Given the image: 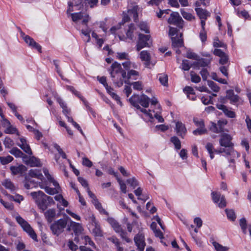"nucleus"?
Returning a JSON list of instances; mask_svg holds the SVG:
<instances>
[{
    "label": "nucleus",
    "instance_id": "obj_1",
    "mask_svg": "<svg viewBox=\"0 0 251 251\" xmlns=\"http://www.w3.org/2000/svg\"><path fill=\"white\" fill-rule=\"evenodd\" d=\"M130 103L137 109L139 110L141 112L144 113L147 116L149 117L151 120L153 119V116L151 113V110L149 111L142 108L139 105L140 103L143 107L147 108L149 107L150 99L145 94H142L141 96L138 95H133L129 99Z\"/></svg>",
    "mask_w": 251,
    "mask_h": 251
},
{
    "label": "nucleus",
    "instance_id": "obj_2",
    "mask_svg": "<svg viewBox=\"0 0 251 251\" xmlns=\"http://www.w3.org/2000/svg\"><path fill=\"white\" fill-rule=\"evenodd\" d=\"M110 74L114 84L118 87H121L126 79V73L122 69L121 64L114 62L111 66Z\"/></svg>",
    "mask_w": 251,
    "mask_h": 251
},
{
    "label": "nucleus",
    "instance_id": "obj_3",
    "mask_svg": "<svg viewBox=\"0 0 251 251\" xmlns=\"http://www.w3.org/2000/svg\"><path fill=\"white\" fill-rule=\"evenodd\" d=\"M220 145L221 148L215 150V153L220 154L227 152L234 155L236 154L234 149V144L232 142V138L231 136L227 133H223L220 136Z\"/></svg>",
    "mask_w": 251,
    "mask_h": 251
},
{
    "label": "nucleus",
    "instance_id": "obj_4",
    "mask_svg": "<svg viewBox=\"0 0 251 251\" xmlns=\"http://www.w3.org/2000/svg\"><path fill=\"white\" fill-rule=\"evenodd\" d=\"M139 10V7L135 4L129 5L127 12H123V16L122 22L119 23L117 25L112 26L110 31L111 33L114 34L116 30L120 29L122 25H123L126 22H127L130 20V16H133L134 21L136 22L138 19V11Z\"/></svg>",
    "mask_w": 251,
    "mask_h": 251
},
{
    "label": "nucleus",
    "instance_id": "obj_5",
    "mask_svg": "<svg viewBox=\"0 0 251 251\" xmlns=\"http://www.w3.org/2000/svg\"><path fill=\"white\" fill-rule=\"evenodd\" d=\"M31 196L42 211L45 210L51 203L54 202L51 197L47 196L41 191L32 192Z\"/></svg>",
    "mask_w": 251,
    "mask_h": 251
},
{
    "label": "nucleus",
    "instance_id": "obj_6",
    "mask_svg": "<svg viewBox=\"0 0 251 251\" xmlns=\"http://www.w3.org/2000/svg\"><path fill=\"white\" fill-rule=\"evenodd\" d=\"M67 224V219H61L52 224L50 226V228L54 235L58 236L64 231Z\"/></svg>",
    "mask_w": 251,
    "mask_h": 251
},
{
    "label": "nucleus",
    "instance_id": "obj_7",
    "mask_svg": "<svg viewBox=\"0 0 251 251\" xmlns=\"http://www.w3.org/2000/svg\"><path fill=\"white\" fill-rule=\"evenodd\" d=\"M16 221L21 226L23 229L26 231L31 238L34 241H37V235L30 226L21 216L16 217Z\"/></svg>",
    "mask_w": 251,
    "mask_h": 251
},
{
    "label": "nucleus",
    "instance_id": "obj_8",
    "mask_svg": "<svg viewBox=\"0 0 251 251\" xmlns=\"http://www.w3.org/2000/svg\"><path fill=\"white\" fill-rule=\"evenodd\" d=\"M108 222L110 224L114 230L120 234V236L123 239H124L127 243L130 242V240L126 237V232L123 230L120 225L119 223L112 218H109L107 219Z\"/></svg>",
    "mask_w": 251,
    "mask_h": 251
},
{
    "label": "nucleus",
    "instance_id": "obj_9",
    "mask_svg": "<svg viewBox=\"0 0 251 251\" xmlns=\"http://www.w3.org/2000/svg\"><path fill=\"white\" fill-rule=\"evenodd\" d=\"M151 36L149 35H144L142 33L139 34L138 41L136 45L137 51L140 50L142 49L150 47Z\"/></svg>",
    "mask_w": 251,
    "mask_h": 251
},
{
    "label": "nucleus",
    "instance_id": "obj_10",
    "mask_svg": "<svg viewBox=\"0 0 251 251\" xmlns=\"http://www.w3.org/2000/svg\"><path fill=\"white\" fill-rule=\"evenodd\" d=\"M170 24H173L178 27L182 28L183 27V20L178 12H174L171 14L170 17L168 20Z\"/></svg>",
    "mask_w": 251,
    "mask_h": 251
},
{
    "label": "nucleus",
    "instance_id": "obj_11",
    "mask_svg": "<svg viewBox=\"0 0 251 251\" xmlns=\"http://www.w3.org/2000/svg\"><path fill=\"white\" fill-rule=\"evenodd\" d=\"M71 16L74 22H77L79 20H82V24L84 25H86L89 20L88 15L82 12L72 13Z\"/></svg>",
    "mask_w": 251,
    "mask_h": 251
},
{
    "label": "nucleus",
    "instance_id": "obj_12",
    "mask_svg": "<svg viewBox=\"0 0 251 251\" xmlns=\"http://www.w3.org/2000/svg\"><path fill=\"white\" fill-rule=\"evenodd\" d=\"M211 195L212 200L214 202L218 203L220 201L218 204L219 207L223 208L226 206V201L224 196H222L219 193L215 192H213Z\"/></svg>",
    "mask_w": 251,
    "mask_h": 251
},
{
    "label": "nucleus",
    "instance_id": "obj_13",
    "mask_svg": "<svg viewBox=\"0 0 251 251\" xmlns=\"http://www.w3.org/2000/svg\"><path fill=\"white\" fill-rule=\"evenodd\" d=\"M175 130L177 135L182 138H184L187 133V129L184 124L181 122L176 123Z\"/></svg>",
    "mask_w": 251,
    "mask_h": 251
},
{
    "label": "nucleus",
    "instance_id": "obj_14",
    "mask_svg": "<svg viewBox=\"0 0 251 251\" xmlns=\"http://www.w3.org/2000/svg\"><path fill=\"white\" fill-rule=\"evenodd\" d=\"M134 242L140 251H143L146 245L144 236L142 233H138L134 237Z\"/></svg>",
    "mask_w": 251,
    "mask_h": 251
},
{
    "label": "nucleus",
    "instance_id": "obj_15",
    "mask_svg": "<svg viewBox=\"0 0 251 251\" xmlns=\"http://www.w3.org/2000/svg\"><path fill=\"white\" fill-rule=\"evenodd\" d=\"M236 154L233 155L231 153H228L227 152H225L227 156L228 162L229 163V167H231L232 169L234 170L236 168L235 165V159H237L240 156V154L235 151Z\"/></svg>",
    "mask_w": 251,
    "mask_h": 251
},
{
    "label": "nucleus",
    "instance_id": "obj_16",
    "mask_svg": "<svg viewBox=\"0 0 251 251\" xmlns=\"http://www.w3.org/2000/svg\"><path fill=\"white\" fill-rule=\"evenodd\" d=\"M20 143H18L17 145L19 146L26 153L31 155L32 152L29 146L27 144L26 140L21 137L20 138Z\"/></svg>",
    "mask_w": 251,
    "mask_h": 251
},
{
    "label": "nucleus",
    "instance_id": "obj_17",
    "mask_svg": "<svg viewBox=\"0 0 251 251\" xmlns=\"http://www.w3.org/2000/svg\"><path fill=\"white\" fill-rule=\"evenodd\" d=\"M24 40L30 47L34 48L39 52L41 51V47L29 36H25Z\"/></svg>",
    "mask_w": 251,
    "mask_h": 251
},
{
    "label": "nucleus",
    "instance_id": "obj_18",
    "mask_svg": "<svg viewBox=\"0 0 251 251\" xmlns=\"http://www.w3.org/2000/svg\"><path fill=\"white\" fill-rule=\"evenodd\" d=\"M24 40L30 47L34 48L39 52L41 51V47L29 36H25Z\"/></svg>",
    "mask_w": 251,
    "mask_h": 251
},
{
    "label": "nucleus",
    "instance_id": "obj_19",
    "mask_svg": "<svg viewBox=\"0 0 251 251\" xmlns=\"http://www.w3.org/2000/svg\"><path fill=\"white\" fill-rule=\"evenodd\" d=\"M197 61L194 62L192 65L193 66L195 69H199L200 67H204L208 66L210 63V60L205 58H198Z\"/></svg>",
    "mask_w": 251,
    "mask_h": 251
},
{
    "label": "nucleus",
    "instance_id": "obj_20",
    "mask_svg": "<svg viewBox=\"0 0 251 251\" xmlns=\"http://www.w3.org/2000/svg\"><path fill=\"white\" fill-rule=\"evenodd\" d=\"M216 107L219 109L222 110L227 117L231 118L235 117V113L233 111L229 110L226 106L222 104H217Z\"/></svg>",
    "mask_w": 251,
    "mask_h": 251
},
{
    "label": "nucleus",
    "instance_id": "obj_21",
    "mask_svg": "<svg viewBox=\"0 0 251 251\" xmlns=\"http://www.w3.org/2000/svg\"><path fill=\"white\" fill-rule=\"evenodd\" d=\"M10 169L13 175L22 174L26 171V167L23 165H20L17 166H12L10 167Z\"/></svg>",
    "mask_w": 251,
    "mask_h": 251
},
{
    "label": "nucleus",
    "instance_id": "obj_22",
    "mask_svg": "<svg viewBox=\"0 0 251 251\" xmlns=\"http://www.w3.org/2000/svg\"><path fill=\"white\" fill-rule=\"evenodd\" d=\"M24 161L27 164L29 165L31 167H40L41 163L40 160L34 156L30 157L25 158L24 160Z\"/></svg>",
    "mask_w": 251,
    "mask_h": 251
},
{
    "label": "nucleus",
    "instance_id": "obj_23",
    "mask_svg": "<svg viewBox=\"0 0 251 251\" xmlns=\"http://www.w3.org/2000/svg\"><path fill=\"white\" fill-rule=\"evenodd\" d=\"M182 33L180 34L179 37H172V46L173 48H180L183 46V41L182 38Z\"/></svg>",
    "mask_w": 251,
    "mask_h": 251
},
{
    "label": "nucleus",
    "instance_id": "obj_24",
    "mask_svg": "<svg viewBox=\"0 0 251 251\" xmlns=\"http://www.w3.org/2000/svg\"><path fill=\"white\" fill-rule=\"evenodd\" d=\"M139 75V73L133 69H131L128 71L127 73L126 74V79L124 80V82L127 84H130V79L133 78L134 79H136V76Z\"/></svg>",
    "mask_w": 251,
    "mask_h": 251
},
{
    "label": "nucleus",
    "instance_id": "obj_25",
    "mask_svg": "<svg viewBox=\"0 0 251 251\" xmlns=\"http://www.w3.org/2000/svg\"><path fill=\"white\" fill-rule=\"evenodd\" d=\"M226 98L230 100L231 103L236 102L239 100V96L235 95L233 90H228L226 92Z\"/></svg>",
    "mask_w": 251,
    "mask_h": 251
},
{
    "label": "nucleus",
    "instance_id": "obj_26",
    "mask_svg": "<svg viewBox=\"0 0 251 251\" xmlns=\"http://www.w3.org/2000/svg\"><path fill=\"white\" fill-rule=\"evenodd\" d=\"M195 11L201 19L206 20L210 16L208 11L201 8L197 7L195 8Z\"/></svg>",
    "mask_w": 251,
    "mask_h": 251
},
{
    "label": "nucleus",
    "instance_id": "obj_27",
    "mask_svg": "<svg viewBox=\"0 0 251 251\" xmlns=\"http://www.w3.org/2000/svg\"><path fill=\"white\" fill-rule=\"evenodd\" d=\"M9 152L14 155L16 157H22L23 160L25 158H27V156L23 153L19 149L17 148H13Z\"/></svg>",
    "mask_w": 251,
    "mask_h": 251
},
{
    "label": "nucleus",
    "instance_id": "obj_28",
    "mask_svg": "<svg viewBox=\"0 0 251 251\" xmlns=\"http://www.w3.org/2000/svg\"><path fill=\"white\" fill-rule=\"evenodd\" d=\"M45 216L49 223H51L55 216V210L50 209L45 212Z\"/></svg>",
    "mask_w": 251,
    "mask_h": 251
},
{
    "label": "nucleus",
    "instance_id": "obj_29",
    "mask_svg": "<svg viewBox=\"0 0 251 251\" xmlns=\"http://www.w3.org/2000/svg\"><path fill=\"white\" fill-rule=\"evenodd\" d=\"M29 175L32 177H35L40 180H42L43 177L41 171L37 169L30 170L29 172Z\"/></svg>",
    "mask_w": 251,
    "mask_h": 251
},
{
    "label": "nucleus",
    "instance_id": "obj_30",
    "mask_svg": "<svg viewBox=\"0 0 251 251\" xmlns=\"http://www.w3.org/2000/svg\"><path fill=\"white\" fill-rule=\"evenodd\" d=\"M122 65L124 68L127 71L131 70V69H137V65L134 62H131L129 59L127 60L126 61L123 62Z\"/></svg>",
    "mask_w": 251,
    "mask_h": 251
},
{
    "label": "nucleus",
    "instance_id": "obj_31",
    "mask_svg": "<svg viewBox=\"0 0 251 251\" xmlns=\"http://www.w3.org/2000/svg\"><path fill=\"white\" fill-rule=\"evenodd\" d=\"M170 141L174 144L175 148L176 150H178L181 149V142L177 136H174L172 137L170 139Z\"/></svg>",
    "mask_w": 251,
    "mask_h": 251
},
{
    "label": "nucleus",
    "instance_id": "obj_32",
    "mask_svg": "<svg viewBox=\"0 0 251 251\" xmlns=\"http://www.w3.org/2000/svg\"><path fill=\"white\" fill-rule=\"evenodd\" d=\"M71 227L72 229L76 234L79 233L82 231V226H81L78 223H75L74 222H72L71 223Z\"/></svg>",
    "mask_w": 251,
    "mask_h": 251
},
{
    "label": "nucleus",
    "instance_id": "obj_33",
    "mask_svg": "<svg viewBox=\"0 0 251 251\" xmlns=\"http://www.w3.org/2000/svg\"><path fill=\"white\" fill-rule=\"evenodd\" d=\"M140 58L142 61L150 62L151 57L149 53L146 50H143L140 52Z\"/></svg>",
    "mask_w": 251,
    "mask_h": 251
},
{
    "label": "nucleus",
    "instance_id": "obj_34",
    "mask_svg": "<svg viewBox=\"0 0 251 251\" xmlns=\"http://www.w3.org/2000/svg\"><path fill=\"white\" fill-rule=\"evenodd\" d=\"M135 29V27L133 24H130L128 26V29L127 30L126 35L127 38L132 40L133 38V32Z\"/></svg>",
    "mask_w": 251,
    "mask_h": 251
},
{
    "label": "nucleus",
    "instance_id": "obj_35",
    "mask_svg": "<svg viewBox=\"0 0 251 251\" xmlns=\"http://www.w3.org/2000/svg\"><path fill=\"white\" fill-rule=\"evenodd\" d=\"M181 13L183 17L188 21H192L195 18L191 13L187 12L182 9L181 10Z\"/></svg>",
    "mask_w": 251,
    "mask_h": 251
},
{
    "label": "nucleus",
    "instance_id": "obj_36",
    "mask_svg": "<svg viewBox=\"0 0 251 251\" xmlns=\"http://www.w3.org/2000/svg\"><path fill=\"white\" fill-rule=\"evenodd\" d=\"M213 245L217 251H227L229 250V248L223 246L216 242H214Z\"/></svg>",
    "mask_w": 251,
    "mask_h": 251
},
{
    "label": "nucleus",
    "instance_id": "obj_37",
    "mask_svg": "<svg viewBox=\"0 0 251 251\" xmlns=\"http://www.w3.org/2000/svg\"><path fill=\"white\" fill-rule=\"evenodd\" d=\"M226 212L227 215V218L232 221H235L236 219V215L234 211L232 209H226Z\"/></svg>",
    "mask_w": 251,
    "mask_h": 251
},
{
    "label": "nucleus",
    "instance_id": "obj_38",
    "mask_svg": "<svg viewBox=\"0 0 251 251\" xmlns=\"http://www.w3.org/2000/svg\"><path fill=\"white\" fill-rule=\"evenodd\" d=\"M191 80L194 83H199L201 81V77L199 75H197L194 72L191 71L190 72Z\"/></svg>",
    "mask_w": 251,
    "mask_h": 251
},
{
    "label": "nucleus",
    "instance_id": "obj_39",
    "mask_svg": "<svg viewBox=\"0 0 251 251\" xmlns=\"http://www.w3.org/2000/svg\"><path fill=\"white\" fill-rule=\"evenodd\" d=\"M193 122L198 128L205 127L204 121L202 119H199L197 118H193Z\"/></svg>",
    "mask_w": 251,
    "mask_h": 251
},
{
    "label": "nucleus",
    "instance_id": "obj_40",
    "mask_svg": "<svg viewBox=\"0 0 251 251\" xmlns=\"http://www.w3.org/2000/svg\"><path fill=\"white\" fill-rule=\"evenodd\" d=\"M227 124L226 120H221L218 121L217 124V126L219 129V131L220 133H222L224 132V127Z\"/></svg>",
    "mask_w": 251,
    "mask_h": 251
},
{
    "label": "nucleus",
    "instance_id": "obj_41",
    "mask_svg": "<svg viewBox=\"0 0 251 251\" xmlns=\"http://www.w3.org/2000/svg\"><path fill=\"white\" fill-rule=\"evenodd\" d=\"M138 27L140 28V30L145 31L146 33L150 32L149 27L146 22H142L140 23L138 25Z\"/></svg>",
    "mask_w": 251,
    "mask_h": 251
},
{
    "label": "nucleus",
    "instance_id": "obj_42",
    "mask_svg": "<svg viewBox=\"0 0 251 251\" xmlns=\"http://www.w3.org/2000/svg\"><path fill=\"white\" fill-rule=\"evenodd\" d=\"M240 226L244 234H246L247 231V221L245 218H243L240 220Z\"/></svg>",
    "mask_w": 251,
    "mask_h": 251
},
{
    "label": "nucleus",
    "instance_id": "obj_43",
    "mask_svg": "<svg viewBox=\"0 0 251 251\" xmlns=\"http://www.w3.org/2000/svg\"><path fill=\"white\" fill-rule=\"evenodd\" d=\"M207 132V129L205 127L203 128H198L193 131V133L195 135H201L202 134H206Z\"/></svg>",
    "mask_w": 251,
    "mask_h": 251
},
{
    "label": "nucleus",
    "instance_id": "obj_44",
    "mask_svg": "<svg viewBox=\"0 0 251 251\" xmlns=\"http://www.w3.org/2000/svg\"><path fill=\"white\" fill-rule=\"evenodd\" d=\"M13 160V157L8 155L6 157H0V161L3 165L7 164Z\"/></svg>",
    "mask_w": 251,
    "mask_h": 251
},
{
    "label": "nucleus",
    "instance_id": "obj_45",
    "mask_svg": "<svg viewBox=\"0 0 251 251\" xmlns=\"http://www.w3.org/2000/svg\"><path fill=\"white\" fill-rule=\"evenodd\" d=\"M160 82L164 86H167L168 84V76L167 75L160 74L159 77Z\"/></svg>",
    "mask_w": 251,
    "mask_h": 251
},
{
    "label": "nucleus",
    "instance_id": "obj_46",
    "mask_svg": "<svg viewBox=\"0 0 251 251\" xmlns=\"http://www.w3.org/2000/svg\"><path fill=\"white\" fill-rule=\"evenodd\" d=\"M117 58L119 60H129V56L128 54L126 52H117Z\"/></svg>",
    "mask_w": 251,
    "mask_h": 251
},
{
    "label": "nucleus",
    "instance_id": "obj_47",
    "mask_svg": "<svg viewBox=\"0 0 251 251\" xmlns=\"http://www.w3.org/2000/svg\"><path fill=\"white\" fill-rule=\"evenodd\" d=\"M208 85L211 88V89L215 92H218L219 90V87L218 86L212 81H207Z\"/></svg>",
    "mask_w": 251,
    "mask_h": 251
},
{
    "label": "nucleus",
    "instance_id": "obj_48",
    "mask_svg": "<svg viewBox=\"0 0 251 251\" xmlns=\"http://www.w3.org/2000/svg\"><path fill=\"white\" fill-rule=\"evenodd\" d=\"M3 144L7 148H10L14 145V142L12 139L9 137H6L3 141Z\"/></svg>",
    "mask_w": 251,
    "mask_h": 251
},
{
    "label": "nucleus",
    "instance_id": "obj_49",
    "mask_svg": "<svg viewBox=\"0 0 251 251\" xmlns=\"http://www.w3.org/2000/svg\"><path fill=\"white\" fill-rule=\"evenodd\" d=\"M2 185L5 186V188L10 189L11 190H14V186L12 182L9 180H5L3 183Z\"/></svg>",
    "mask_w": 251,
    "mask_h": 251
},
{
    "label": "nucleus",
    "instance_id": "obj_50",
    "mask_svg": "<svg viewBox=\"0 0 251 251\" xmlns=\"http://www.w3.org/2000/svg\"><path fill=\"white\" fill-rule=\"evenodd\" d=\"M126 182L129 184L133 189H134L138 185V183L137 180L134 178L128 179Z\"/></svg>",
    "mask_w": 251,
    "mask_h": 251
},
{
    "label": "nucleus",
    "instance_id": "obj_51",
    "mask_svg": "<svg viewBox=\"0 0 251 251\" xmlns=\"http://www.w3.org/2000/svg\"><path fill=\"white\" fill-rule=\"evenodd\" d=\"M130 85H133L134 89L136 90H141L143 89L142 82L140 81H136L133 83H130Z\"/></svg>",
    "mask_w": 251,
    "mask_h": 251
},
{
    "label": "nucleus",
    "instance_id": "obj_52",
    "mask_svg": "<svg viewBox=\"0 0 251 251\" xmlns=\"http://www.w3.org/2000/svg\"><path fill=\"white\" fill-rule=\"evenodd\" d=\"M117 181L120 186V189L124 193H126V184L119 178L117 177Z\"/></svg>",
    "mask_w": 251,
    "mask_h": 251
},
{
    "label": "nucleus",
    "instance_id": "obj_53",
    "mask_svg": "<svg viewBox=\"0 0 251 251\" xmlns=\"http://www.w3.org/2000/svg\"><path fill=\"white\" fill-rule=\"evenodd\" d=\"M7 127L4 131V132L7 134H14L17 131V128L11 126L10 125L7 126Z\"/></svg>",
    "mask_w": 251,
    "mask_h": 251
},
{
    "label": "nucleus",
    "instance_id": "obj_54",
    "mask_svg": "<svg viewBox=\"0 0 251 251\" xmlns=\"http://www.w3.org/2000/svg\"><path fill=\"white\" fill-rule=\"evenodd\" d=\"M193 66L192 65H190L189 63V61L187 60H183L182 63V69L184 71H188L191 68V66Z\"/></svg>",
    "mask_w": 251,
    "mask_h": 251
},
{
    "label": "nucleus",
    "instance_id": "obj_55",
    "mask_svg": "<svg viewBox=\"0 0 251 251\" xmlns=\"http://www.w3.org/2000/svg\"><path fill=\"white\" fill-rule=\"evenodd\" d=\"M212 96H209L208 97H202L201 99L202 102L205 104H212Z\"/></svg>",
    "mask_w": 251,
    "mask_h": 251
},
{
    "label": "nucleus",
    "instance_id": "obj_56",
    "mask_svg": "<svg viewBox=\"0 0 251 251\" xmlns=\"http://www.w3.org/2000/svg\"><path fill=\"white\" fill-rule=\"evenodd\" d=\"M45 192L50 195H54L58 193V190L56 188H52L46 186L44 188Z\"/></svg>",
    "mask_w": 251,
    "mask_h": 251
},
{
    "label": "nucleus",
    "instance_id": "obj_57",
    "mask_svg": "<svg viewBox=\"0 0 251 251\" xmlns=\"http://www.w3.org/2000/svg\"><path fill=\"white\" fill-rule=\"evenodd\" d=\"M0 202L6 209L8 210H12L14 207L12 203L8 202H5L1 199H0Z\"/></svg>",
    "mask_w": 251,
    "mask_h": 251
},
{
    "label": "nucleus",
    "instance_id": "obj_58",
    "mask_svg": "<svg viewBox=\"0 0 251 251\" xmlns=\"http://www.w3.org/2000/svg\"><path fill=\"white\" fill-rule=\"evenodd\" d=\"M82 164L85 166L90 168L92 166L93 163L88 158L84 157L82 158Z\"/></svg>",
    "mask_w": 251,
    "mask_h": 251
},
{
    "label": "nucleus",
    "instance_id": "obj_59",
    "mask_svg": "<svg viewBox=\"0 0 251 251\" xmlns=\"http://www.w3.org/2000/svg\"><path fill=\"white\" fill-rule=\"evenodd\" d=\"M93 232L95 234L96 236H102V232L100 229V226L98 225H95V227L93 230Z\"/></svg>",
    "mask_w": 251,
    "mask_h": 251
},
{
    "label": "nucleus",
    "instance_id": "obj_60",
    "mask_svg": "<svg viewBox=\"0 0 251 251\" xmlns=\"http://www.w3.org/2000/svg\"><path fill=\"white\" fill-rule=\"evenodd\" d=\"M186 56L189 59H193L196 60H198V58H199V56L197 54L191 51H187Z\"/></svg>",
    "mask_w": 251,
    "mask_h": 251
},
{
    "label": "nucleus",
    "instance_id": "obj_61",
    "mask_svg": "<svg viewBox=\"0 0 251 251\" xmlns=\"http://www.w3.org/2000/svg\"><path fill=\"white\" fill-rule=\"evenodd\" d=\"M66 88L68 90L72 92L74 95L78 97V98H80V94L78 92H77L76 90H75L74 87L71 86L67 85L66 86Z\"/></svg>",
    "mask_w": 251,
    "mask_h": 251
},
{
    "label": "nucleus",
    "instance_id": "obj_62",
    "mask_svg": "<svg viewBox=\"0 0 251 251\" xmlns=\"http://www.w3.org/2000/svg\"><path fill=\"white\" fill-rule=\"evenodd\" d=\"M200 74L201 75L203 80H206L209 75V73L206 69H202L200 72Z\"/></svg>",
    "mask_w": 251,
    "mask_h": 251
},
{
    "label": "nucleus",
    "instance_id": "obj_63",
    "mask_svg": "<svg viewBox=\"0 0 251 251\" xmlns=\"http://www.w3.org/2000/svg\"><path fill=\"white\" fill-rule=\"evenodd\" d=\"M199 36L202 42L206 41L207 39V35L205 30H201Z\"/></svg>",
    "mask_w": 251,
    "mask_h": 251
},
{
    "label": "nucleus",
    "instance_id": "obj_64",
    "mask_svg": "<svg viewBox=\"0 0 251 251\" xmlns=\"http://www.w3.org/2000/svg\"><path fill=\"white\" fill-rule=\"evenodd\" d=\"M194 222L197 225V228H200L202 225V221L199 217H196L194 220Z\"/></svg>",
    "mask_w": 251,
    "mask_h": 251
}]
</instances>
